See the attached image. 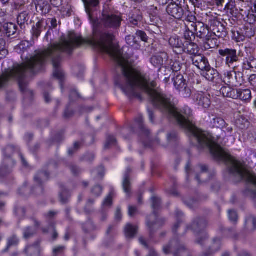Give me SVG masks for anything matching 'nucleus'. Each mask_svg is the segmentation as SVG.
Instances as JSON below:
<instances>
[{
    "mask_svg": "<svg viewBox=\"0 0 256 256\" xmlns=\"http://www.w3.org/2000/svg\"><path fill=\"white\" fill-rule=\"evenodd\" d=\"M169 44L174 48H182L184 42L180 37L174 36L170 38Z\"/></svg>",
    "mask_w": 256,
    "mask_h": 256,
    "instance_id": "obj_32",
    "label": "nucleus"
},
{
    "mask_svg": "<svg viewBox=\"0 0 256 256\" xmlns=\"http://www.w3.org/2000/svg\"><path fill=\"white\" fill-rule=\"evenodd\" d=\"M116 143V140L115 138L112 136H109L106 140V144L104 146L106 148H108L112 146H115Z\"/></svg>",
    "mask_w": 256,
    "mask_h": 256,
    "instance_id": "obj_50",
    "label": "nucleus"
},
{
    "mask_svg": "<svg viewBox=\"0 0 256 256\" xmlns=\"http://www.w3.org/2000/svg\"><path fill=\"white\" fill-rule=\"evenodd\" d=\"M130 168H128L126 173L124 175V180L122 182V187L124 192L130 195V186L131 184L130 182V174L131 172Z\"/></svg>",
    "mask_w": 256,
    "mask_h": 256,
    "instance_id": "obj_22",
    "label": "nucleus"
},
{
    "mask_svg": "<svg viewBox=\"0 0 256 256\" xmlns=\"http://www.w3.org/2000/svg\"><path fill=\"white\" fill-rule=\"evenodd\" d=\"M199 22L200 21L197 20L196 17L192 12H189L184 20V26L187 28L193 29L195 24Z\"/></svg>",
    "mask_w": 256,
    "mask_h": 256,
    "instance_id": "obj_27",
    "label": "nucleus"
},
{
    "mask_svg": "<svg viewBox=\"0 0 256 256\" xmlns=\"http://www.w3.org/2000/svg\"><path fill=\"white\" fill-rule=\"evenodd\" d=\"M211 123L213 127L221 129H224L226 125V122L222 118L216 116L212 118Z\"/></svg>",
    "mask_w": 256,
    "mask_h": 256,
    "instance_id": "obj_37",
    "label": "nucleus"
},
{
    "mask_svg": "<svg viewBox=\"0 0 256 256\" xmlns=\"http://www.w3.org/2000/svg\"><path fill=\"white\" fill-rule=\"evenodd\" d=\"M193 100L196 104L204 108H208L211 104L210 96L202 92H196Z\"/></svg>",
    "mask_w": 256,
    "mask_h": 256,
    "instance_id": "obj_12",
    "label": "nucleus"
},
{
    "mask_svg": "<svg viewBox=\"0 0 256 256\" xmlns=\"http://www.w3.org/2000/svg\"><path fill=\"white\" fill-rule=\"evenodd\" d=\"M22 233L23 238L26 240H28L32 238L36 234V232L32 228L28 226L23 230Z\"/></svg>",
    "mask_w": 256,
    "mask_h": 256,
    "instance_id": "obj_39",
    "label": "nucleus"
},
{
    "mask_svg": "<svg viewBox=\"0 0 256 256\" xmlns=\"http://www.w3.org/2000/svg\"><path fill=\"white\" fill-rule=\"evenodd\" d=\"M12 172V168L7 165L6 162L4 161L0 166V176L4 177L10 174Z\"/></svg>",
    "mask_w": 256,
    "mask_h": 256,
    "instance_id": "obj_35",
    "label": "nucleus"
},
{
    "mask_svg": "<svg viewBox=\"0 0 256 256\" xmlns=\"http://www.w3.org/2000/svg\"><path fill=\"white\" fill-rule=\"evenodd\" d=\"M114 196V190H112L109 194L104 198L102 206L104 207L110 208L112 204V198Z\"/></svg>",
    "mask_w": 256,
    "mask_h": 256,
    "instance_id": "obj_40",
    "label": "nucleus"
},
{
    "mask_svg": "<svg viewBox=\"0 0 256 256\" xmlns=\"http://www.w3.org/2000/svg\"><path fill=\"white\" fill-rule=\"evenodd\" d=\"M60 10L64 16H70L71 15L72 8L70 6L67 5L66 7H62Z\"/></svg>",
    "mask_w": 256,
    "mask_h": 256,
    "instance_id": "obj_56",
    "label": "nucleus"
},
{
    "mask_svg": "<svg viewBox=\"0 0 256 256\" xmlns=\"http://www.w3.org/2000/svg\"><path fill=\"white\" fill-rule=\"evenodd\" d=\"M138 230L137 226L128 224L124 228L125 234L127 238H133L136 234Z\"/></svg>",
    "mask_w": 256,
    "mask_h": 256,
    "instance_id": "obj_29",
    "label": "nucleus"
},
{
    "mask_svg": "<svg viewBox=\"0 0 256 256\" xmlns=\"http://www.w3.org/2000/svg\"><path fill=\"white\" fill-rule=\"evenodd\" d=\"M206 21L210 30V34L219 38H224L226 36L228 33L224 24L226 22L222 19L216 15L210 14L207 15Z\"/></svg>",
    "mask_w": 256,
    "mask_h": 256,
    "instance_id": "obj_4",
    "label": "nucleus"
},
{
    "mask_svg": "<svg viewBox=\"0 0 256 256\" xmlns=\"http://www.w3.org/2000/svg\"><path fill=\"white\" fill-rule=\"evenodd\" d=\"M8 54L6 40L0 38V60L5 58Z\"/></svg>",
    "mask_w": 256,
    "mask_h": 256,
    "instance_id": "obj_33",
    "label": "nucleus"
},
{
    "mask_svg": "<svg viewBox=\"0 0 256 256\" xmlns=\"http://www.w3.org/2000/svg\"><path fill=\"white\" fill-rule=\"evenodd\" d=\"M16 148L12 144H8L3 149V154L6 158H10L15 152Z\"/></svg>",
    "mask_w": 256,
    "mask_h": 256,
    "instance_id": "obj_38",
    "label": "nucleus"
},
{
    "mask_svg": "<svg viewBox=\"0 0 256 256\" xmlns=\"http://www.w3.org/2000/svg\"><path fill=\"white\" fill-rule=\"evenodd\" d=\"M126 44L130 46H134L137 43L136 38L134 36L128 35L126 37Z\"/></svg>",
    "mask_w": 256,
    "mask_h": 256,
    "instance_id": "obj_52",
    "label": "nucleus"
},
{
    "mask_svg": "<svg viewBox=\"0 0 256 256\" xmlns=\"http://www.w3.org/2000/svg\"><path fill=\"white\" fill-rule=\"evenodd\" d=\"M141 16H137L136 18L132 16L130 18V24L134 26H138V22L140 21Z\"/></svg>",
    "mask_w": 256,
    "mask_h": 256,
    "instance_id": "obj_62",
    "label": "nucleus"
},
{
    "mask_svg": "<svg viewBox=\"0 0 256 256\" xmlns=\"http://www.w3.org/2000/svg\"><path fill=\"white\" fill-rule=\"evenodd\" d=\"M48 26V20L44 19L39 20L36 24L32 27L31 33L32 40H37L42 32L46 30Z\"/></svg>",
    "mask_w": 256,
    "mask_h": 256,
    "instance_id": "obj_15",
    "label": "nucleus"
},
{
    "mask_svg": "<svg viewBox=\"0 0 256 256\" xmlns=\"http://www.w3.org/2000/svg\"><path fill=\"white\" fill-rule=\"evenodd\" d=\"M163 58L160 56H154L150 58L152 64L155 67H160L163 64Z\"/></svg>",
    "mask_w": 256,
    "mask_h": 256,
    "instance_id": "obj_45",
    "label": "nucleus"
},
{
    "mask_svg": "<svg viewBox=\"0 0 256 256\" xmlns=\"http://www.w3.org/2000/svg\"><path fill=\"white\" fill-rule=\"evenodd\" d=\"M185 30L184 34V37L186 40L184 42H194L196 38V34L194 30L186 28Z\"/></svg>",
    "mask_w": 256,
    "mask_h": 256,
    "instance_id": "obj_34",
    "label": "nucleus"
},
{
    "mask_svg": "<svg viewBox=\"0 0 256 256\" xmlns=\"http://www.w3.org/2000/svg\"><path fill=\"white\" fill-rule=\"evenodd\" d=\"M42 12L45 14L48 13L51 10V6L46 1H44L38 4Z\"/></svg>",
    "mask_w": 256,
    "mask_h": 256,
    "instance_id": "obj_47",
    "label": "nucleus"
},
{
    "mask_svg": "<svg viewBox=\"0 0 256 256\" xmlns=\"http://www.w3.org/2000/svg\"><path fill=\"white\" fill-rule=\"evenodd\" d=\"M218 54L228 67L232 66L234 63L239 61L240 54L238 53L236 49L230 48L220 49L218 50Z\"/></svg>",
    "mask_w": 256,
    "mask_h": 256,
    "instance_id": "obj_8",
    "label": "nucleus"
},
{
    "mask_svg": "<svg viewBox=\"0 0 256 256\" xmlns=\"http://www.w3.org/2000/svg\"><path fill=\"white\" fill-rule=\"evenodd\" d=\"M30 18L28 14L26 12H23L20 13L17 18V22L21 29H24L26 27V24Z\"/></svg>",
    "mask_w": 256,
    "mask_h": 256,
    "instance_id": "obj_28",
    "label": "nucleus"
},
{
    "mask_svg": "<svg viewBox=\"0 0 256 256\" xmlns=\"http://www.w3.org/2000/svg\"><path fill=\"white\" fill-rule=\"evenodd\" d=\"M207 225V222L204 219L196 218L194 220L191 225L187 226V229L192 230L198 235L196 242L200 244H203L208 238L207 234L204 232Z\"/></svg>",
    "mask_w": 256,
    "mask_h": 256,
    "instance_id": "obj_5",
    "label": "nucleus"
},
{
    "mask_svg": "<svg viewBox=\"0 0 256 256\" xmlns=\"http://www.w3.org/2000/svg\"><path fill=\"white\" fill-rule=\"evenodd\" d=\"M232 38L236 42H242L245 40L246 36L244 34V32H240L238 31H232Z\"/></svg>",
    "mask_w": 256,
    "mask_h": 256,
    "instance_id": "obj_46",
    "label": "nucleus"
},
{
    "mask_svg": "<svg viewBox=\"0 0 256 256\" xmlns=\"http://www.w3.org/2000/svg\"><path fill=\"white\" fill-rule=\"evenodd\" d=\"M160 19L158 17L150 15V24L149 26L152 25H158V23L160 22Z\"/></svg>",
    "mask_w": 256,
    "mask_h": 256,
    "instance_id": "obj_58",
    "label": "nucleus"
},
{
    "mask_svg": "<svg viewBox=\"0 0 256 256\" xmlns=\"http://www.w3.org/2000/svg\"><path fill=\"white\" fill-rule=\"evenodd\" d=\"M166 10L168 15L177 20H181L184 14V10L182 5L176 3L169 4Z\"/></svg>",
    "mask_w": 256,
    "mask_h": 256,
    "instance_id": "obj_13",
    "label": "nucleus"
},
{
    "mask_svg": "<svg viewBox=\"0 0 256 256\" xmlns=\"http://www.w3.org/2000/svg\"><path fill=\"white\" fill-rule=\"evenodd\" d=\"M41 239H38L34 243L28 244L22 251L26 256H40L41 251Z\"/></svg>",
    "mask_w": 256,
    "mask_h": 256,
    "instance_id": "obj_14",
    "label": "nucleus"
},
{
    "mask_svg": "<svg viewBox=\"0 0 256 256\" xmlns=\"http://www.w3.org/2000/svg\"><path fill=\"white\" fill-rule=\"evenodd\" d=\"M94 199L88 198V200L86 206L84 208L85 212H86L87 214H90L93 212V210L91 206L94 204Z\"/></svg>",
    "mask_w": 256,
    "mask_h": 256,
    "instance_id": "obj_48",
    "label": "nucleus"
},
{
    "mask_svg": "<svg viewBox=\"0 0 256 256\" xmlns=\"http://www.w3.org/2000/svg\"><path fill=\"white\" fill-rule=\"evenodd\" d=\"M0 31L4 32L6 36L12 38H16L18 35V26L12 22H6L3 24Z\"/></svg>",
    "mask_w": 256,
    "mask_h": 256,
    "instance_id": "obj_18",
    "label": "nucleus"
},
{
    "mask_svg": "<svg viewBox=\"0 0 256 256\" xmlns=\"http://www.w3.org/2000/svg\"><path fill=\"white\" fill-rule=\"evenodd\" d=\"M192 30H194L196 36L202 40L208 38V34H210V28L201 22L195 24Z\"/></svg>",
    "mask_w": 256,
    "mask_h": 256,
    "instance_id": "obj_17",
    "label": "nucleus"
},
{
    "mask_svg": "<svg viewBox=\"0 0 256 256\" xmlns=\"http://www.w3.org/2000/svg\"><path fill=\"white\" fill-rule=\"evenodd\" d=\"M83 231L86 234H90L94 231L97 230L98 228L94 223L88 220L82 224V226Z\"/></svg>",
    "mask_w": 256,
    "mask_h": 256,
    "instance_id": "obj_31",
    "label": "nucleus"
},
{
    "mask_svg": "<svg viewBox=\"0 0 256 256\" xmlns=\"http://www.w3.org/2000/svg\"><path fill=\"white\" fill-rule=\"evenodd\" d=\"M248 60L250 63V66L252 69H256V58L254 56H250L248 58Z\"/></svg>",
    "mask_w": 256,
    "mask_h": 256,
    "instance_id": "obj_64",
    "label": "nucleus"
},
{
    "mask_svg": "<svg viewBox=\"0 0 256 256\" xmlns=\"http://www.w3.org/2000/svg\"><path fill=\"white\" fill-rule=\"evenodd\" d=\"M148 30L150 32L156 34H161V30L158 25L149 26L148 27Z\"/></svg>",
    "mask_w": 256,
    "mask_h": 256,
    "instance_id": "obj_54",
    "label": "nucleus"
},
{
    "mask_svg": "<svg viewBox=\"0 0 256 256\" xmlns=\"http://www.w3.org/2000/svg\"><path fill=\"white\" fill-rule=\"evenodd\" d=\"M122 17L114 14H103L100 18V24L104 28L116 30L121 25Z\"/></svg>",
    "mask_w": 256,
    "mask_h": 256,
    "instance_id": "obj_7",
    "label": "nucleus"
},
{
    "mask_svg": "<svg viewBox=\"0 0 256 256\" xmlns=\"http://www.w3.org/2000/svg\"><path fill=\"white\" fill-rule=\"evenodd\" d=\"M234 66L232 70L226 72L223 76L222 82L228 86L238 87L244 82L243 73L240 71H236Z\"/></svg>",
    "mask_w": 256,
    "mask_h": 256,
    "instance_id": "obj_6",
    "label": "nucleus"
},
{
    "mask_svg": "<svg viewBox=\"0 0 256 256\" xmlns=\"http://www.w3.org/2000/svg\"><path fill=\"white\" fill-rule=\"evenodd\" d=\"M59 197L60 202L62 204H66L68 202L70 194L67 190L64 189L60 192Z\"/></svg>",
    "mask_w": 256,
    "mask_h": 256,
    "instance_id": "obj_41",
    "label": "nucleus"
},
{
    "mask_svg": "<svg viewBox=\"0 0 256 256\" xmlns=\"http://www.w3.org/2000/svg\"><path fill=\"white\" fill-rule=\"evenodd\" d=\"M66 247L64 246H56L52 248V256H62L64 254Z\"/></svg>",
    "mask_w": 256,
    "mask_h": 256,
    "instance_id": "obj_44",
    "label": "nucleus"
},
{
    "mask_svg": "<svg viewBox=\"0 0 256 256\" xmlns=\"http://www.w3.org/2000/svg\"><path fill=\"white\" fill-rule=\"evenodd\" d=\"M238 96L236 99H240L246 102H249L252 98L251 91L249 89H237Z\"/></svg>",
    "mask_w": 256,
    "mask_h": 256,
    "instance_id": "obj_25",
    "label": "nucleus"
},
{
    "mask_svg": "<svg viewBox=\"0 0 256 256\" xmlns=\"http://www.w3.org/2000/svg\"><path fill=\"white\" fill-rule=\"evenodd\" d=\"M138 128L141 132L142 140L144 145L146 147L154 148L158 146H166L170 144L175 142L178 138L177 133L174 131L170 132L166 134V138L163 132H159L156 138L150 139V131L143 124L142 116H139L135 119L134 126L132 128V130L134 131L135 129Z\"/></svg>",
    "mask_w": 256,
    "mask_h": 256,
    "instance_id": "obj_2",
    "label": "nucleus"
},
{
    "mask_svg": "<svg viewBox=\"0 0 256 256\" xmlns=\"http://www.w3.org/2000/svg\"><path fill=\"white\" fill-rule=\"evenodd\" d=\"M182 49L183 52L190 55V57L196 55L200 51L198 44L193 42H184Z\"/></svg>",
    "mask_w": 256,
    "mask_h": 256,
    "instance_id": "obj_20",
    "label": "nucleus"
},
{
    "mask_svg": "<svg viewBox=\"0 0 256 256\" xmlns=\"http://www.w3.org/2000/svg\"><path fill=\"white\" fill-rule=\"evenodd\" d=\"M73 70L76 76L80 78L83 75L84 68L82 66H76L74 68Z\"/></svg>",
    "mask_w": 256,
    "mask_h": 256,
    "instance_id": "obj_53",
    "label": "nucleus"
},
{
    "mask_svg": "<svg viewBox=\"0 0 256 256\" xmlns=\"http://www.w3.org/2000/svg\"><path fill=\"white\" fill-rule=\"evenodd\" d=\"M190 60L192 64L202 70L208 68L210 65L208 58L199 53L190 57Z\"/></svg>",
    "mask_w": 256,
    "mask_h": 256,
    "instance_id": "obj_16",
    "label": "nucleus"
},
{
    "mask_svg": "<svg viewBox=\"0 0 256 256\" xmlns=\"http://www.w3.org/2000/svg\"><path fill=\"white\" fill-rule=\"evenodd\" d=\"M172 80L175 88L181 93L182 95L185 98H188L190 96L191 90L190 88L188 87L186 80L182 74H178L172 78Z\"/></svg>",
    "mask_w": 256,
    "mask_h": 256,
    "instance_id": "obj_9",
    "label": "nucleus"
},
{
    "mask_svg": "<svg viewBox=\"0 0 256 256\" xmlns=\"http://www.w3.org/2000/svg\"><path fill=\"white\" fill-rule=\"evenodd\" d=\"M224 10L228 14H230L232 16H236L238 10L236 8V4L234 1L230 0L225 6Z\"/></svg>",
    "mask_w": 256,
    "mask_h": 256,
    "instance_id": "obj_30",
    "label": "nucleus"
},
{
    "mask_svg": "<svg viewBox=\"0 0 256 256\" xmlns=\"http://www.w3.org/2000/svg\"><path fill=\"white\" fill-rule=\"evenodd\" d=\"M32 45V42H29L28 41H22L20 44V50H24L26 49V48H30Z\"/></svg>",
    "mask_w": 256,
    "mask_h": 256,
    "instance_id": "obj_61",
    "label": "nucleus"
},
{
    "mask_svg": "<svg viewBox=\"0 0 256 256\" xmlns=\"http://www.w3.org/2000/svg\"><path fill=\"white\" fill-rule=\"evenodd\" d=\"M115 236L116 232L114 227L111 226H109L106 232V241L108 243V244H110L114 241Z\"/></svg>",
    "mask_w": 256,
    "mask_h": 256,
    "instance_id": "obj_36",
    "label": "nucleus"
},
{
    "mask_svg": "<svg viewBox=\"0 0 256 256\" xmlns=\"http://www.w3.org/2000/svg\"><path fill=\"white\" fill-rule=\"evenodd\" d=\"M151 200L153 212L146 216V224L150 238H152L158 230L164 224L166 220L163 218H160L156 213V210L160 208L161 206L160 198L157 196H152Z\"/></svg>",
    "mask_w": 256,
    "mask_h": 256,
    "instance_id": "obj_3",
    "label": "nucleus"
},
{
    "mask_svg": "<svg viewBox=\"0 0 256 256\" xmlns=\"http://www.w3.org/2000/svg\"><path fill=\"white\" fill-rule=\"evenodd\" d=\"M228 216L230 220L234 222H236L238 220V215L236 212L233 210H229Z\"/></svg>",
    "mask_w": 256,
    "mask_h": 256,
    "instance_id": "obj_59",
    "label": "nucleus"
},
{
    "mask_svg": "<svg viewBox=\"0 0 256 256\" xmlns=\"http://www.w3.org/2000/svg\"><path fill=\"white\" fill-rule=\"evenodd\" d=\"M208 37L204 38L203 40L204 41V47L206 50H209L210 48H214L218 47L219 45V42L218 40L213 36L212 34H208Z\"/></svg>",
    "mask_w": 256,
    "mask_h": 256,
    "instance_id": "obj_21",
    "label": "nucleus"
},
{
    "mask_svg": "<svg viewBox=\"0 0 256 256\" xmlns=\"http://www.w3.org/2000/svg\"><path fill=\"white\" fill-rule=\"evenodd\" d=\"M232 86H222L220 90V92L224 97L232 98L235 99L238 96L237 89L232 88Z\"/></svg>",
    "mask_w": 256,
    "mask_h": 256,
    "instance_id": "obj_24",
    "label": "nucleus"
},
{
    "mask_svg": "<svg viewBox=\"0 0 256 256\" xmlns=\"http://www.w3.org/2000/svg\"><path fill=\"white\" fill-rule=\"evenodd\" d=\"M244 32V34L246 36V38H250L254 36V32H253L252 28H248V27H244V30H241Z\"/></svg>",
    "mask_w": 256,
    "mask_h": 256,
    "instance_id": "obj_57",
    "label": "nucleus"
},
{
    "mask_svg": "<svg viewBox=\"0 0 256 256\" xmlns=\"http://www.w3.org/2000/svg\"><path fill=\"white\" fill-rule=\"evenodd\" d=\"M221 247V240L220 238H214L212 240L210 246L202 252L200 256H212L218 252Z\"/></svg>",
    "mask_w": 256,
    "mask_h": 256,
    "instance_id": "obj_19",
    "label": "nucleus"
},
{
    "mask_svg": "<svg viewBox=\"0 0 256 256\" xmlns=\"http://www.w3.org/2000/svg\"><path fill=\"white\" fill-rule=\"evenodd\" d=\"M136 34L140 38L141 40L144 42H147L148 40V36L146 32L144 31L138 30L136 31Z\"/></svg>",
    "mask_w": 256,
    "mask_h": 256,
    "instance_id": "obj_55",
    "label": "nucleus"
},
{
    "mask_svg": "<svg viewBox=\"0 0 256 256\" xmlns=\"http://www.w3.org/2000/svg\"><path fill=\"white\" fill-rule=\"evenodd\" d=\"M15 214L20 218H22L26 214V210L24 208L20 206H16L14 210Z\"/></svg>",
    "mask_w": 256,
    "mask_h": 256,
    "instance_id": "obj_49",
    "label": "nucleus"
},
{
    "mask_svg": "<svg viewBox=\"0 0 256 256\" xmlns=\"http://www.w3.org/2000/svg\"><path fill=\"white\" fill-rule=\"evenodd\" d=\"M20 242V239L17 235L14 234L7 239V245L6 248L2 251V253H6L9 251L11 246H17Z\"/></svg>",
    "mask_w": 256,
    "mask_h": 256,
    "instance_id": "obj_26",
    "label": "nucleus"
},
{
    "mask_svg": "<svg viewBox=\"0 0 256 256\" xmlns=\"http://www.w3.org/2000/svg\"><path fill=\"white\" fill-rule=\"evenodd\" d=\"M49 176V173L46 171H40L36 174L34 177V180L38 186L32 190L36 194L43 193L42 184L48 180Z\"/></svg>",
    "mask_w": 256,
    "mask_h": 256,
    "instance_id": "obj_10",
    "label": "nucleus"
},
{
    "mask_svg": "<svg viewBox=\"0 0 256 256\" xmlns=\"http://www.w3.org/2000/svg\"><path fill=\"white\" fill-rule=\"evenodd\" d=\"M203 71L204 76L206 80L210 82H214V80L218 76V70L211 68L210 65H209L208 68L204 69Z\"/></svg>",
    "mask_w": 256,
    "mask_h": 256,
    "instance_id": "obj_23",
    "label": "nucleus"
},
{
    "mask_svg": "<svg viewBox=\"0 0 256 256\" xmlns=\"http://www.w3.org/2000/svg\"><path fill=\"white\" fill-rule=\"evenodd\" d=\"M246 225L249 230H255L256 229V218L253 216H249L246 220Z\"/></svg>",
    "mask_w": 256,
    "mask_h": 256,
    "instance_id": "obj_42",
    "label": "nucleus"
},
{
    "mask_svg": "<svg viewBox=\"0 0 256 256\" xmlns=\"http://www.w3.org/2000/svg\"><path fill=\"white\" fill-rule=\"evenodd\" d=\"M102 188L100 185L95 186L91 190L92 194L96 197L99 196L102 194Z\"/></svg>",
    "mask_w": 256,
    "mask_h": 256,
    "instance_id": "obj_51",
    "label": "nucleus"
},
{
    "mask_svg": "<svg viewBox=\"0 0 256 256\" xmlns=\"http://www.w3.org/2000/svg\"><path fill=\"white\" fill-rule=\"evenodd\" d=\"M250 16L254 19V21L256 22V0L254 3L253 5L251 7Z\"/></svg>",
    "mask_w": 256,
    "mask_h": 256,
    "instance_id": "obj_63",
    "label": "nucleus"
},
{
    "mask_svg": "<svg viewBox=\"0 0 256 256\" xmlns=\"http://www.w3.org/2000/svg\"><path fill=\"white\" fill-rule=\"evenodd\" d=\"M183 213L180 211V210H176V219L177 222L174 225L172 230L174 232H176L177 229L179 227V226L181 222H182V218L183 217Z\"/></svg>",
    "mask_w": 256,
    "mask_h": 256,
    "instance_id": "obj_43",
    "label": "nucleus"
},
{
    "mask_svg": "<svg viewBox=\"0 0 256 256\" xmlns=\"http://www.w3.org/2000/svg\"><path fill=\"white\" fill-rule=\"evenodd\" d=\"M86 12L93 24V36L88 39H84L74 32H68L66 36H62L58 42L51 44L42 50H36L35 54L28 58L21 64H18L12 69L5 71L0 75V90L8 86L10 82L17 80L20 90L24 92L27 90L28 84L24 78L28 74L32 75L42 70L46 61L51 60L54 67V76L62 80L64 76L60 69L62 53L69 56L74 50L84 44H90L100 52L106 53L117 62L116 70L122 74L115 80V84L127 96L142 100L138 91L145 92L150 100H170L162 92L155 89L156 84L150 82L149 77L137 68L130 66L120 55V52L113 43L115 36L112 33L99 32L97 20L92 18V9L99 6V0H82Z\"/></svg>",
    "mask_w": 256,
    "mask_h": 256,
    "instance_id": "obj_1",
    "label": "nucleus"
},
{
    "mask_svg": "<svg viewBox=\"0 0 256 256\" xmlns=\"http://www.w3.org/2000/svg\"><path fill=\"white\" fill-rule=\"evenodd\" d=\"M174 241H171L170 243L163 248V252L166 254H169L172 252L174 256H190V252L183 246H180L176 249L174 248Z\"/></svg>",
    "mask_w": 256,
    "mask_h": 256,
    "instance_id": "obj_11",
    "label": "nucleus"
},
{
    "mask_svg": "<svg viewBox=\"0 0 256 256\" xmlns=\"http://www.w3.org/2000/svg\"><path fill=\"white\" fill-rule=\"evenodd\" d=\"M70 98L72 100H75L80 98V96L76 90H72L70 92Z\"/></svg>",
    "mask_w": 256,
    "mask_h": 256,
    "instance_id": "obj_60",
    "label": "nucleus"
}]
</instances>
